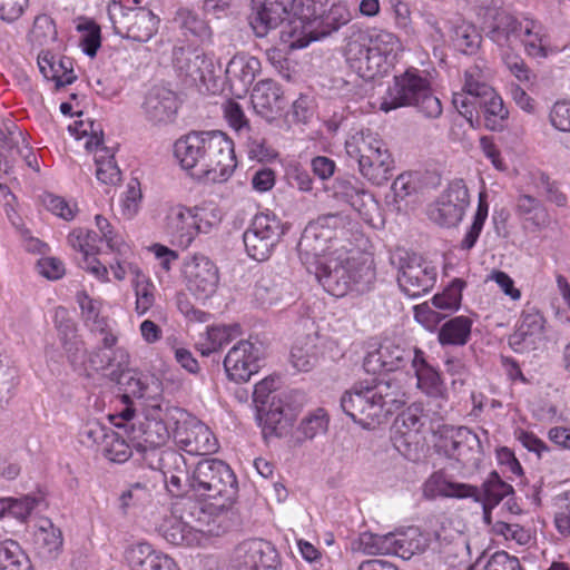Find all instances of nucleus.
<instances>
[{"mask_svg":"<svg viewBox=\"0 0 570 570\" xmlns=\"http://www.w3.org/2000/svg\"><path fill=\"white\" fill-rule=\"evenodd\" d=\"M400 46L401 41L393 32L376 28L353 29L343 53L354 72L365 80H373L387 73Z\"/></svg>","mask_w":570,"mask_h":570,"instance_id":"nucleus-1","label":"nucleus"},{"mask_svg":"<svg viewBox=\"0 0 570 570\" xmlns=\"http://www.w3.org/2000/svg\"><path fill=\"white\" fill-rule=\"evenodd\" d=\"M406 402L401 385L394 381L356 383L341 397L343 411L357 424L370 429L387 420Z\"/></svg>","mask_w":570,"mask_h":570,"instance_id":"nucleus-2","label":"nucleus"},{"mask_svg":"<svg viewBox=\"0 0 570 570\" xmlns=\"http://www.w3.org/2000/svg\"><path fill=\"white\" fill-rule=\"evenodd\" d=\"M307 272L314 274L323 288L336 297H342L350 291L366 292L375 278L371 261L344 248L333 250Z\"/></svg>","mask_w":570,"mask_h":570,"instance_id":"nucleus-3","label":"nucleus"},{"mask_svg":"<svg viewBox=\"0 0 570 570\" xmlns=\"http://www.w3.org/2000/svg\"><path fill=\"white\" fill-rule=\"evenodd\" d=\"M402 107H414L428 119L442 115L441 100L434 95L425 71L409 68L394 76L393 83L381 99L380 110L390 112Z\"/></svg>","mask_w":570,"mask_h":570,"instance_id":"nucleus-4","label":"nucleus"},{"mask_svg":"<svg viewBox=\"0 0 570 570\" xmlns=\"http://www.w3.org/2000/svg\"><path fill=\"white\" fill-rule=\"evenodd\" d=\"M347 158L356 161L360 175L373 185L381 186L393 176L394 159L377 132L361 129L345 140Z\"/></svg>","mask_w":570,"mask_h":570,"instance_id":"nucleus-5","label":"nucleus"},{"mask_svg":"<svg viewBox=\"0 0 570 570\" xmlns=\"http://www.w3.org/2000/svg\"><path fill=\"white\" fill-rule=\"evenodd\" d=\"M195 495L209 501L215 512L228 510L238 493L236 475L230 466L219 459L199 461L191 472L189 488Z\"/></svg>","mask_w":570,"mask_h":570,"instance_id":"nucleus-6","label":"nucleus"},{"mask_svg":"<svg viewBox=\"0 0 570 570\" xmlns=\"http://www.w3.org/2000/svg\"><path fill=\"white\" fill-rule=\"evenodd\" d=\"M184 416L185 410L170 405L163 397H150L146 403L145 420L138 426L132 424L134 446H163Z\"/></svg>","mask_w":570,"mask_h":570,"instance_id":"nucleus-7","label":"nucleus"},{"mask_svg":"<svg viewBox=\"0 0 570 570\" xmlns=\"http://www.w3.org/2000/svg\"><path fill=\"white\" fill-rule=\"evenodd\" d=\"M327 2L328 0H252L250 26L255 35L263 38L277 28L289 12L303 14V19L315 20L324 13Z\"/></svg>","mask_w":570,"mask_h":570,"instance_id":"nucleus-8","label":"nucleus"},{"mask_svg":"<svg viewBox=\"0 0 570 570\" xmlns=\"http://www.w3.org/2000/svg\"><path fill=\"white\" fill-rule=\"evenodd\" d=\"M69 128L75 131L78 139H86L83 146L88 151H94L97 179L106 185H116L120 181L121 174L115 161V149L104 145L101 124L88 118L75 121Z\"/></svg>","mask_w":570,"mask_h":570,"instance_id":"nucleus-9","label":"nucleus"},{"mask_svg":"<svg viewBox=\"0 0 570 570\" xmlns=\"http://www.w3.org/2000/svg\"><path fill=\"white\" fill-rule=\"evenodd\" d=\"M391 263L397 271V284L411 298L429 293L436 282V269L416 254L399 249L391 256Z\"/></svg>","mask_w":570,"mask_h":570,"instance_id":"nucleus-10","label":"nucleus"},{"mask_svg":"<svg viewBox=\"0 0 570 570\" xmlns=\"http://www.w3.org/2000/svg\"><path fill=\"white\" fill-rule=\"evenodd\" d=\"M204 151L202 178L225 181L237 166L233 141L223 131H205Z\"/></svg>","mask_w":570,"mask_h":570,"instance_id":"nucleus-11","label":"nucleus"},{"mask_svg":"<svg viewBox=\"0 0 570 570\" xmlns=\"http://www.w3.org/2000/svg\"><path fill=\"white\" fill-rule=\"evenodd\" d=\"M195 512L203 513L193 502L176 504L171 515L165 518L160 524L163 538L173 546H200L206 540V534L193 523L200 522L199 519H195Z\"/></svg>","mask_w":570,"mask_h":570,"instance_id":"nucleus-12","label":"nucleus"},{"mask_svg":"<svg viewBox=\"0 0 570 570\" xmlns=\"http://www.w3.org/2000/svg\"><path fill=\"white\" fill-rule=\"evenodd\" d=\"M301 394L289 391L288 394L275 395L271 404L257 407V422L265 439L285 435L296 417L299 404L296 402Z\"/></svg>","mask_w":570,"mask_h":570,"instance_id":"nucleus-13","label":"nucleus"},{"mask_svg":"<svg viewBox=\"0 0 570 570\" xmlns=\"http://www.w3.org/2000/svg\"><path fill=\"white\" fill-rule=\"evenodd\" d=\"M278 566L277 550L263 539H248L238 543L229 558L232 570H276Z\"/></svg>","mask_w":570,"mask_h":570,"instance_id":"nucleus-14","label":"nucleus"},{"mask_svg":"<svg viewBox=\"0 0 570 570\" xmlns=\"http://www.w3.org/2000/svg\"><path fill=\"white\" fill-rule=\"evenodd\" d=\"M469 190L462 180H455L430 206L429 217L443 227L456 226L469 206Z\"/></svg>","mask_w":570,"mask_h":570,"instance_id":"nucleus-15","label":"nucleus"},{"mask_svg":"<svg viewBox=\"0 0 570 570\" xmlns=\"http://www.w3.org/2000/svg\"><path fill=\"white\" fill-rule=\"evenodd\" d=\"M174 440L190 454L206 455L218 449V442L209 428L186 411L174 429Z\"/></svg>","mask_w":570,"mask_h":570,"instance_id":"nucleus-16","label":"nucleus"},{"mask_svg":"<svg viewBox=\"0 0 570 570\" xmlns=\"http://www.w3.org/2000/svg\"><path fill=\"white\" fill-rule=\"evenodd\" d=\"M183 277L188 291L198 299H207L217 289L219 276L216 265L204 255H193L183 264Z\"/></svg>","mask_w":570,"mask_h":570,"instance_id":"nucleus-17","label":"nucleus"},{"mask_svg":"<svg viewBox=\"0 0 570 570\" xmlns=\"http://www.w3.org/2000/svg\"><path fill=\"white\" fill-rule=\"evenodd\" d=\"M420 348L415 346H402L391 341H384L372 352H368L364 358V368L367 373L392 372L401 370L406 364L413 363Z\"/></svg>","mask_w":570,"mask_h":570,"instance_id":"nucleus-18","label":"nucleus"},{"mask_svg":"<svg viewBox=\"0 0 570 570\" xmlns=\"http://www.w3.org/2000/svg\"><path fill=\"white\" fill-rule=\"evenodd\" d=\"M263 356L262 345L248 340L239 341L227 353L224 367L232 381L247 382L258 372L259 361Z\"/></svg>","mask_w":570,"mask_h":570,"instance_id":"nucleus-19","label":"nucleus"},{"mask_svg":"<svg viewBox=\"0 0 570 570\" xmlns=\"http://www.w3.org/2000/svg\"><path fill=\"white\" fill-rule=\"evenodd\" d=\"M464 286V281L454 278L442 293L432 297L431 305L426 302L415 306V320L422 324H436L448 315L456 312L461 306Z\"/></svg>","mask_w":570,"mask_h":570,"instance_id":"nucleus-20","label":"nucleus"},{"mask_svg":"<svg viewBox=\"0 0 570 570\" xmlns=\"http://www.w3.org/2000/svg\"><path fill=\"white\" fill-rule=\"evenodd\" d=\"M423 425V409L416 403L410 405L396 417L392 440L401 454L412 458V452L416 451L420 443V431Z\"/></svg>","mask_w":570,"mask_h":570,"instance_id":"nucleus-21","label":"nucleus"},{"mask_svg":"<svg viewBox=\"0 0 570 570\" xmlns=\"http://www.w3.org/2000/svg\"><path fill=\"white\" fill-rule=\"evenodd\" d=\"M441 446L449 459L458 461L463 466L474 465L481 453L479 436L465 426L452 429Z\"/></svg>","mask_w":570,"mask_h":570,"instance_id":"nucleus-22","label":"nucleus"},{"mask_svg":"<svg viewBox=\"0 0 570 570\" xmlns=\"http://www.w3.org/2000/svg\"><path fill=\"white\" fill-rule=\"evenodd\" d=\"M432 552L436 553L449 568L472 566L470 563V547L460 533H449L445 529L433 532Z\"/></svg>","mask_w":570,"mask_h":570,"instance_id":"nucleus-23","label":"nucleus"},{"mask_svg":"<svg viewBox=\"0 0 570 570\" xmlns=\"http://www.w3.org/2000/svg\"><path fill=\"white\" fill-rule=\"evenodd\" d=\"M146 119L154 125H167L174 121L178 100L176 94L161 86L153 87L142 104Z\"/></svg>","mask_w":570,"mask_h":570,"instance_id":"nucleus-24","label":"nucleus"},{"mask_svg":"<svg viewBox=\"0 0 570 570\" xmlns=\"http://www.w3.org/2000/svg\"><path fill=\"white\" fill-rule=\"evenodd\" d=\"M332 238L320 229L318 225L312 222L305 227L297 244V252L301 262L305 265L306 269H313L316 264L324 261L333 252H327L331 248Z\"/></svg>","mask_w":570,"mask_h":570,"instance_id":"nucleus-25","label":"nucleus"},{"mask_svg":"<svg viewBox=\"0 0 570 570\" xmlns=\"http://www.w3.org/2000/svg\"><path fill=\"white\" fill-rule=\"evenodd\" d=\"M126 560L131 570H180L177 562L148 542H138L126 551Z\"/></svg>","mask_w":570,"mask_h":570,"instance_id":"nucleus-26","label":"nucleus"},{"mask_svg":"<svg viewBox=\"0 0 570 570\" xmlns=\"http://www.w3.org/2000/svg\"><path fill=\"white\" fill-rule=\"evenodd\" d=\"M517 214L522 220L523 228L532 234L544 233L556 225L546 206L528 194L518 197Z\"/></svg>","mask_w":570,"mask_h":570,"instance_id":"nucleus-27","label":"nucleus"},{"mask_svg":"<svg viewBox=\"0 0 570 570\" xmlns=\"http://www.w3.org/2000/svg\"><path fill=\"white\" fill-rule=\"evenodd\" d=\"M424 497L435 499L438 497L452 499H468L480 501V490L476 487L455 482L449 479L442 472H434L429 476L423 485Z\"/></svg>","mask_w":570,"mask_h":570,"instance_id":"nucleus-28","label":"nucleus"},{"mask_svg":"<svg viewBox=\"0 0 570 570\" xmlns=\"http://www.w3.org/2000/svg\"><path fill=\"white\" fill-rule=\"evenodd\" d=\"M204 137L205 131H194L179 138L174 145V155L180 166L197 178H202L204 167Z\"/></svg>","mask_w":570,"mask_h":570,"instance_id":"nucleus-29","label":"nucleus"},{"mask_svg":"<svg viewBox=\"0 0 570 570\" xmlns=\"http://www.w3.org/2000/svg\"><path fill=\"white\" fill-rule=\"evenodd\" d=\"M544 322L539 312L523 313L519 326L509 336V346L517 353L534 350L542 338Z\"/></svg>","mask_w":570,"mask_h":570,"instance_id":"nucleus-30","label":"nucleus"},{"mask_svg":"<svg viewBox=\"0 0 570 570\" xmlns=\"http://www.w3.org/2000/svg\"><path fill=\"white\" fill-rule=\"evenodd\" d=\"M433 532H425L416 527H410L404 531L391 532V553L404 560L415 554L423 553L432 548Z\"/></svg>","mask_w":570,"mask_h":570,"instance_id":"nucleus-31","label":"nucleus"},{"mask_svg":"<svg viewBox=\"0 0 570 570\" xmlns=\"http://www.w3.org/2000/svg\"><path fill=\"white\" fill-rule=\"evenodd\" d=\"M261 70V61L252 56L236 55L227 63L225 75L230 89L237 94L247 92Z\"/></svg>","mask_w":570,"mask_h":570,"instance_id":"nucleus-32","label":"nucleus"},{"mask_svg":"<svg viewBox=\"0 0 570 570\" xmlns=\"http://www.w3.org/2000/svg\"><path fill=\"white\" fill-rule=\"evenodd\" d=\"M191 219V208L180 204L168 207L164 218V228L177 245L188 247L194 242Z\"/></svg>","mask_w":570,"mask_h":570,"instance_id":"nucleus-33","label":"nucleus"},{"mask_svg":"<svg viewBox=\"0 0 570 570\" xmlns=\"http://www.w3.org/2000/svg\"><path fill=\"white\" fill-rule=\"evenodd\" d=\"M163 461L160 472L169 491L175 494L188 491L191 484V473L187 468L184 455L175 450L167 449Z\"/></svg>","mask_w":570,"mask_h":570,"instance_id":"nucleus-34","label":"nucleus"},{"mask_svg":"<svg viewBox=\"0 0 570 570\" xmlns=\"http://www.w3.org/2000/svg\"><path fill=\"white\" fill-rule=\"evenodd\" d=\"M283 91L278 83L272 80H262L256 83L252 92L254 110L262 117L269 119L283 109Z\"/></svg>","mask_w":570,"mask_h":570,"instance_id":"nucleus-35","label":"nucleus"},{"mask_svg":"<svg viewBox=\"0 0 570 570\" xmlns=\"http://www.w3.org/2000/svg\"><path fill=\"white\" fill-rule=\"evenodd\" d=\"M318 39L321 36L314 20L303 19V14H294V18L281 31L282 42L292 50L303 49Z\"/></svg>","mask_w":570,"mask_h":570,"instance_id":"nucleus-36","label":"nucleus"},{"mask_svg":"<svg viewBox=\"0 0 570 570\" xmlns=\"http://www.w3.org/2000/svg\"><path fill=\"white\" fill-rule=\"evenodd\" d=\"M519 41L523 43L528 56L535 59H546L558 52L550 45L546 28L539 21L530 18L523 19V31Z\"/></svg>","mask_w":570,"mask_h":570,"instance_id":"nucleus-37","label":"nucleus"},{"mask_svg":"<svg viewBox=\"0 0 570 570\" xmlns=\"http://www.w3.org/2000/svg\"><path fill=\"white\" fill-rule=\"evenodd\" d=\"M62 533L56 528L51 520L40 519L33 533V546L38 556L45 560H52L58 557L62 549Z\"/></svg>","mask_w":570,"mask_h":570,"instance_id":"nucleus-38","label":"nucleus"},{"mask_svg":"<svg viewBox=\"0 0 570 570\" xmlns=\"http://www.w3.org/2000/svg\"><path fill=\"white\" fill-rule=\"evenodd\" d=\"M523 20H518L509 12L501 11L494 17L488 37L501 48H512L522 37Z\"/></svg>","mask_w":570,"mask_h":570,"instance_id":"nucleus-39","label":"nucleus"},{"mask_svg":"<svg viewBox=\"0 0 570 570\" xmlns=\"http://www.w3.org/2000/svg\"><path fill=\"white\" fill-rule=\"evenodd\" d=\"M421 19L420 42H413L414 45L425 43L431 47L433 56L440 60H443L445 56L446 38L441 27L439 17L430 10H421L419 12Z\"/></svg>","mask_w":570,"mask_h":570,"instance_id":"nucleus-40","label":"nucleus"},{"mask_svg":"<svg viewBox=\"0 0 570 570\" xmlns=\"http://www.w3.org/2000/svg\"><path fill=\"white\" fill-rule=\"evenodd\" d=\"M240 335L238 324L215 325L207 328L204 336L197 343L198 350L204 356H208L220 350Z\"/></svg>","mask_w":570,"mask_h":570,"instance_id":"nucleus-41","label":"nucleus"},{"mask_svg":"<svg viewBox=\"0 0 570 570\" xmlns=\"http://www.w3.org/2000/svg\"><path fill=\"white\" fill-rule=\"evenodd\" d=\"M411 367L416 376V385L426 395L440 396L442 394L443 384L439 372L428 363L425 353L420 350L416 357L414 356Z\"/></svg>","mask_w":570,"mask_h":570,"instance_id":"nucleus-42","label":"nucleus"},{"mask_svg":"<svg viewBox=\"0 0 570 570\" xmlns=\"http://www.w3.org/2000/svg\"><path fill=\"white\" fill-rule=\"evenodd\" d=\"M449 37L452 47L464 55L475 53L482 41L476 27L464 20H459L451 27Z\"/></svg>","mask_w":570,"mask_h":570,"instance_id":"nucleus-43","label":"nucleus"},{"mask_svg":"<svg viewBox=\"0 0 570 570\" xmlns=\"http://www.w3.org/2000/svg\"><path fill=\"white\" fill-rule=\"evenodd\" d=\"M472 325V320L464 315L446 321L439 331V343L441 345H465L470 340Z\"/></svg>","mask_w":570,"mask_h":570,"instance_id":"nucleus-44","label":"nucleus"},{"mask_svg":"<svg viewBox=\"0 0 570 570\" xmlns=\"http://www.w3.org/2000/svg\"><path fill=\"white\" fill-rule=\"evenodd\" d=\"M127 28V37L134 41L147 42L158 30L160 19L151 10L139 8Z\"/></svg>","mask_w":570,"mask_h":570,"instance_id":"nucleus-45","label":"nucleus"},{"mask_svg":"<svg viewBox=\"0 0 570 570\" xmlns=\"http://www.w3.org/2000/svg\"><path fill=\"white\" fill-rule=\"evenodd\" d=\"M174 22L183 30L185 36L189 35L200 42L212 39L213 32L208 23L190 9H178Z\"/></svg>","mask_w":570,"mask_h":570,"instance_id":"nucleus-46","label":"nucleus"},{"mask_svg":"<svg viewBox=\"0 0 570 570\" xmlns=\"http://www.w3.org/2000/svg\"><path fill=\"white\" fill-rule=\"evenodd\" d=\"M491 77L492 71L487 63L476 62L465 70L463 87L473 99H479L494 90L490 85Z\"/></svg>","mask_w":570,"mask_h":570,"instance_id":"nucleus-47","label":"nucleus"},{"mask_svg":"<svg viewBox=\"0 0 570 570\" xmlns=\"http://www.w3.org/2000/svg\"><path fill=\"white\" fill-rule=\"evenodd\" d=\"M479 107L482 109L488 129L497 131L504 127V121L508 119L509 111L505 108L502 98L495 92V90L479 98Z\"/></svg>","mask_w":570,"mask_h":570,"instance_id":"nucleus-48","label":"nucleus"},{"mask_svg":"<svg viewBox=\"0 0 570 570\" xmlns=\"http://www.w3.org/2000/svg\"><path fill=\"white\" fill-rule=\"evenodd\" d=\"M118 385L124 391L122 397L126 403L130 397L145 399V404L150 401V397H160L156 394L151 395L147 377L136 371H122L118 377Z\"/></svg>","mask_w":570,"mask_h":570,"instance_id":"nucleus-49","label":"nucleus"},{"mask_svg":"<svg viewBox=\"0 0 570 570\" xmlns=\"http://www.w3.org/2000/svg\"><path fill=\"white\" fill-rule=\"evenodd\" d=\"M317 337L308 335L297 340L291 351V362L298 371L307 372L318 360Z\"/></svg>","mask_w":570,"mask_h":570,"instance_id":"nucleus-50","label":"nucleus"},{"mask_svg":"<svg viewBox=\"0 0 570 570\" xmlns=\"http://www.w3.org/2000/svg\"><path fill=\"white\" fill-rule=\"evenodd\" d=\"M351 19L352 16L347 6L338 2L334 3L328 11L324 9V13L315 18L314 22L316 28H318V35L321 38H324L347 24Z\"/></svg>","mask_w":570,"mask_h":570,"instance_id":"nucleus-51","label":"nucleus"},{"mask_svg":"<svg viewBox=\"0 0 570 570\" xmlns=\"http://www.w3.org/2000/svg\"><path fill=\"white\" fill-rule=\"evenodd\" d=\"M513 492V488L501 480L497 472H491L487 481L483 483V491H480L485 520H488V508H493L499 502Z\"/></svg>","mask_w":570,"mask_h":570,"instance_id":"nucleus-52","label":"nucleus"},{"mask_svg":"<svg viewBox=\"0 0 570 570\" xmlns=\"http://www.w3.org/2000/svg\"><path fill=\"white\" fill-rule=\"evenodd\" d=\"M0 570H32L28 556L18 542L0 541Z\"/></svg>","mask_w":570,"mask_h":570,"instance_id":"nucleus-53","label":"nucleus"},{"mask_svg":"<svg viewBox=\"0 0 570 570\" xmlns=\"http://www.w3.org/2000/svg\"><path fill=\"white\" fill-rule=\"evenodd\" d=\"M330 417L326 411L317 407L308 412L299 422L297 433L302 436L299 441L313 440L318 435H323L328 430Z\"/></svg>","mask_w":570,"mask_h":570,"instance_id":"nucleus-54","label":"nucleus"},{"mask_svg":"<svg viewBox=\"0 0 570 570\" xmlns=\"http://www.w3.org/2000/svg\"><path fill=\"white\" fill-rule=\"evenodd\" d=\"M247 229H250L261 236H265L276 244L279 243L285 233L281 219L272 213H261L254 216Z\"/></svg>","mask_w":570,"mask_h":570,"instance_id":"nucleus-55","label":"nucleus"},{"mask_svg":"<svg viewBox=\"0 0 570 570\" xmlns=\"http://www.w3.org/2000/svg\"><path fill=\"white\" fill-rule=\"evenodd\" d=\"M488 214H489V204L487 200V195L484 193H480L478 208L473 216L472 224L470 225L463 239L461 240V245H460L461 249L470 250L475 246V244L479 239V236L483 229V226L485 224V220L488 218Z\"/></svg>","mask_w":570,"mask_h":570,"instance_id":"nucleus-56","label":"nucleus"},{"mask_svg":"<svg viewBox=\"0 0 570 570\" xmlns=\"http://www.w3.org/2000/svg\"><path fill=\"white\" fill-rule=\"evenodd\" d=\"M77 303L81 311V316L86 326L90 331H101L105 326L107 317L100 315L101 303L98 299L91 298L87 293L81 292L76 296Z\"/></svg>","mask_w":570,"mask_h":570,"instance_id":"nucleus-57","label":"nucleus"},{"mask_svg":"<svg viewBox=\"0 0 570 570\" xmlns=\"http://www.w3.org/2000/svg\"><path fill=\"white\" fill-rule=\"evenodd\" d=\"M243 240L248 256L258 262L267 261L277 246L276 243L250 229L245 230Z\"/></svg>","mask_w":570,"mask_h":570,"instance_id":"nucleus-58","label":"nucleus"},{"mask_svg":"<svg viewBox=\"0 0 570 570\" xmlns=\"http://www.w3.org/2000/svg\"><path fill=\"white\" fill-rule=\"evenodd\" d=\"M3 149L8 153V157L12 161L21 159L27 166L37 169V157L26 142L21 132L11 134L10 138L4 142Z\"/></svg>","mask_w":570,"mask_h":570,"instance_id":"nucleus-59","label":"nucleus"},{"mask_svg":"<svg viewBox=\"0 0 570 570\" xmlns=\"http://www.w3.org/2000/svg\"><path fill=\"white\" fill-rule=\"evenodd\" d=\"M392 10L396 29L407 37L409 42H420V33L412 23L410 6L402 0H395Z\"/></svg>","mask_w":570,"mask_h":570,"instance_id":"nucleus-60","label":"nucleus"},{"mask_svg":"<svg viewBox=\"0 0 570 570\" xmlns=\"http://www.w3.org/2000/svg\"><path fill=\"white\" fill-rule=\"evenodd\" d=\"M532 184L538 193L547 198V200L557 206H566L567 196L561 191L559 185L551 180L548 175L541 171L531 174Z\"/></svg>","mask_w":570,"mask_h":570,"instance_id":"nucleus-61","label":"nucleus"},{"mask_svg":"<svg viewBox=\"0 0 570 570\" xmlns=\"http://www.w3.org/2000/svg\"><path fill=\"white\" fill-rule=\"evenodd\" d=\"M68 243L73 249L78 250L81 256H85L98 253L100 238L94 230L77 228L68 235Z\"/></svg>","mask_w":570,"mask_h":570,"instance_id":"nucleus-62","label":"nucleus"},{"mask_svg":"<svg viewBox=\"0 0 570 570\" xmlns=\"http://www.w3.org/2000/svg\"><path fill=\"white\" fill-rule=\"evenodd\" d=\"M136 312L139 316L145 315L155 304V285L144 275L137 273L135 281Z\"/></svg>","mask_w":570,"mask_h":570,"instance_id":"nucleus-63","label":"nucleus"},{"mask_svg":"<svg viewBox=\"0 0 570 570\" xmlns=\"http://www.w3.org/2000/svg\"><path fill=\"white\" fill-rule=\"evenodd\" d=\"M358 549L365 554H390L391 553V532L386 534H375L363 532L358 537Z\"/></svg>","mask_w":570,"mask_h":570,"instance_id":"nucleus-64","label":"nucleus"}]
</instances>
